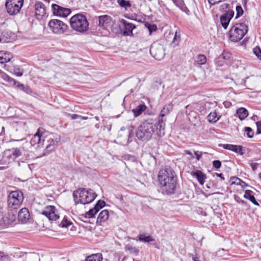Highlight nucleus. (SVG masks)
<instances>
[{"label":"nucleus","instance_id":"1","mask_svg":"<svg viewBox=\"0 0 261 261\" xmlns=\"http://www.w3.org/2000/svg\"><path fill=\"white\" fill-rule=\"evenodd\" d=\"M158 181L163 194H174L177 187L175 172L171 168L161 170L158 174Z\"/></svg>","mask_w":261,"mask_h":261},{"label":"nucleus","instance_id":"2","mask_svg":"<svg viewBox=\"0 0 261 261\" xmlns=\"http://www.w3.org/2000/svg\"><path fill=\"white\" fill-rule=\"evenodd\" d=\"M156 126L157 122L154 123L152 119H147L138 127L136 132V137L140 141H148L156 132Z\"/></svg>","mask_w":261,"mask_h":261},{"label":"nucleus","instance_id":"3","mask_svg":"<svg viewBox=\"0 0 261 261\" xmlns=\"http://www.w3.org/2000/svg\"><path fill=\"white\" fill-rule=\"evenodd\" d=\"M73 196L75 203L86 204L93 201L97 195L90 189L86 190L81 188L74 191Z\"/></svg>","mask_w":261,"mask_h":261},{"label":"nucleus","instance_id":"4","mask_svg":"<svg viewBox=\"0 0 261 261\" xmlns=\"http://www.w3.org/2000/svg\"><path fill=\"white\" fill-rule=\"evenodd\" d=\"M71 28L79 33L86 32L89 29V22L87 17L81 13L73 15L70 19Z\"/></svg>","mask_w":261,"mask_h":261},{"label":"nucleus","instance_id":"5","mask_svg":"<svg viewBox=\"0 0 261 261\" xmlns=\"http://www.w3.org/2000/svg\"><path fill=\"white\" fill-rule=\"evenodd\" d=\"M248 31L247 26L244 23H236L229 31L228 37L232 42H237L242 39Z\"/></svg>","mask_w":261,"mask_h":261},{"label":"nucleus","instance_id":"6","mask_svg":"<svg viewBox=\"0 0 261 261\" xmlns=\"http://www.w3.org/2000/svg\"><path fill=\"white\" fill-rule=\"evenodd\" d=\"M172 109L173 104L170 102L166 105L161 111L156 126V134L160 137H162L165 135L166 119H164V117L168 115L172 110Z\"/></svg>","mask_w":261,"mask_h":261},{"label":"nucleus","instance_id":"7","mask_svg":"<svg viewBox=\"0 0 261 261\" xmlns=\"http://www.w3.org/2000/svg\"><path fill=\"white\" fill-rule=\"evenodd\" d=\"M24 199L23 193L16 190L12 191L8 196V207L9 209L17 210L20 207Z\"/></svg>","mask_w":261,"mask_h":261},{"label":"nucleus","instance_id":"8","mask_svg":"<svg viewBox=\"0 0 261 261\" xmlns=\"http://www.w3.org/2000/svg\"><path fill=\"white\" fill-rule=\"evenodd\" d=\"M23 4V0H6L5 7L8 13L11 15L18 14Z\"/></svg>","mask_w":261,"mask_h":261},{"label":"nucleus","instance_id":"9","mask_svg":"<svg viewBox=\"0 0 261 261\" xmlns=\"http://www.w3.org/2000/svg\"><path fill=\"white\" fill-rule=\"evenodd\" d=\"M50 29L54 34H63L68 29V26L63 21L58 19H51L48 23Z\"/></svg>","mask_w":261,"mask_h":261},{"label":"nucleus","instance_id":"10","mask_svg":"<svg viewBox=\"0 0 261 261\" xmlns=\"http://www.w3.org/2000/svg\"><path fill=\"white\" fill-rule=\"evenodd\" d=\"M41 214L45 216L50 221H56L60 217L56 207L53 205L45 207Z\"/></svg>","mask_w":261,"mask_h":261},{"label":"nucleus","instance_id":"11","mask_svg":"<svg viewBox=\"0 0 261 261\" xmlns=\"http://www.w3.org/2000/svg\"><path fill=\"white\" fill-rule=\"evenodd\" d=\"M51 8L54 15L61 17H66L71 12L70 9L61 7L55 4L51 5Z\"/></svg>","mask_w":261,"mask_h":261},{"label":"nucleus","instance_id":"12","mask_svg":"<svg viewBox=\"0 0 261 261\" xmlns=\"http://www.w3.org/2000/svg\"><path fill=\"white\" fill-rule=\"evenodd\" d=\"M150 54L156 60H160L164 57L165 54L163 47L161 45H153L150 48Z\"/></svg>","mask_w":261,"mask_h":261},{"label":"nucleus","instance_id":"13","mask_svg":"<svg viewBox=\"0 0 261 261\" xmlns=\"http://www.w3.org/2000/svg\"><path fill=\"white\" fill-rule=\"evenodd\" d=\"M58 141L57 139H54L53 138H49L47 140V144L46 146L45 151L43 153V155H46L54 150L55 148L58 146Z\"/></svg>","mask_w":261,"mask_h":261},{"label":"nucleus","instance_id":"14","mask_svg":"<svg viewBox=\"0 0 261 261\" xmlns=\"http://www.w3.org/2000/svg\"><path fill=\"white\" fill-rule=\"evenodd\" d=\"M98 18V25L104 29H107L111 25L112 22V18L108 15L99 16Z\"/></svg>","mask_w":261,"mask_h":261},{"label":"nucleus","instance_id":"15","mask_svg":"<svg viewBox=\"0 0 261 261\" xmlns=\"http://www.w3.org/2000/svg\"><path fill=\"white\" fill-rule=\"evenodd\" d=\"M30 214L27 208H21L18 214V220L22 223H25L30 219Z\"/></svg>","mask_w":261,"mask_h":261},{"label":"nucleus","instance_id":"16","mask_svg":"<svg viewBox=\"0 0 261 261\" xmlns=\"http://www.w3.org/2000/svg\"><path fill=\"white\" fill-rule=\"evenodd\" d=\"M35 10L36 16L42 17L45 14V6L40 2H37L36 3Z\"/></svg>","mask_w":261,"mask_h":261},{"label":"nucleus","instance_id":"17","mask_svg":"<svg viewBox=\"0 0 261 261\" xmlns=\"http://www.w3.org/2000/svg\"><path fill=\"white\" fill-rule=\"evenodd\" d=\"M109 214L108 210H102L99 214L96 223L101 225V223L106 222L109 218Z\"/></svg>","mask_w":261,"mask_h":261},{"label":"nucleus","instance_id":"18","mask_svg":"<svg viewBox=\"0 0 261 261\" xmlns=\"http://www.w3.org/2000/svg\"><path fill=\"white\" fill-rule=\"evenodd\" d=\"M13 58L12 55L8 52L0 51V64H4L9 62Z\"/></svg>","mask_w":261,"mask_h":261},{"label":"nucleus","instance_id":"19","mask_svg":"<svg viewBox=\"0 0 261 261\" xmlns=\"http://www.w3.org/2000/svg\"><path fill=\"white\" fill-rule=\"evenodd\" d=\"M191 174L197 178L201 185L204 184L206 178V175L201 171L196 170L195 171L192 172Z\"/></svg>","mask_w":261,"mask_h":261},{"label":"nucleus","instance_id":"20","mask_svg":"<svg viewBox=\"0 0 261 261\" xmlns=\"http://www.w3.org/2000/svg\"><path fill=\"white\" fill-rule=\"evenodd\" d=\"M123 24L125 28L124 34L125 35H129L130 33H132L133 30L135 28V25L131 23L127 22L125 20H123Z\"/></svg>","mask_w":261,"mask_h":261},{"label":"nucleus","instance_id":"21","mask_svg":"<svg viewBox=\"0 0 261 261\" xmlns=\"http://www.w3.org/2000/svg\"><path fill=\"white\" fill-rule=\"evenodd\" d=\"M252 191L251 190H246L244 195V197L249 200L252 203L255 205H259V203L256 201L254 196L252 195Z\"/></svg>","mask_w":261,"mask_h":261},{"label":"nucleus","instance_id":"22","mask_svg":"<svg viewBox=\"0 0 261 261\" xmlns=\"http://www.w3.org/2000/svg\"><path fill=\"white\" fill-rule=\"evenodd\" d=\"M40 128H38L37 132L34 135V137L31 140L30 143L32 145H35L38 144H41V135L40 134Z\"/></svg>","mask_w":261,"mask_h":261},{"label":"nucleus","instance_id":"23","mask_svg":"<svg viewBox=\"0 0 261 261\" xmlns=\"http://www.w3.org/2000/svg\"><path fill=\"white\" fill-rule=\"evenodd\" d=\"M236 114L238 115V117L241 120H244L248 115V111L244 108H239L236 111Z\"/></svg>","mask_w":261,"mask_h":261},{"label":"nucleus","instance_id":"24","mask_svg":"<svg viewBox=\"0 0 261 261\" xmlns=\"http://www.w3.org/2000/svg\"><path fill=\"white\" fill-rule=\"evenodd\" d=\"M147 107L144 104L139 105L136 109H134L132 111L135 117L140 116L143 112Z\"/></svg>","mask_w":261,"mask_h":261},{"label":"nucleus","instance_id":"25","mask_svg":"<svg viewBox=\"0 0 261 261\" xmlns=\"http://www.w3.org/2000/svg\"><path fill=\"white\" fill-rule=\"evenodd\" d=\"M221 117L220 115H218L216 111L210 113L207 117V120L210 123H216Z\"/></svg>","mask_w":261,"mask_h":261},{"label":"nucleus","instance_id":"26","mask_svg":"<svg viewBox=\"0 0 261 261\" xmlns=\"http://www.w3.org/2000/svg\"><path fill=\"white\" fill-rule=\"evenodd\" d=\"M98 212V210H97L96 208L94 207L93 208L90 209L88 212L86 213L84 215H82L81 219L93 218Z\"/></svg>","mask_w":261,"mask_h":261},{"label":"nucleus","instance_id":"27","mask_svg":"<svg viewBox=\"0 0 261 261\" xmlns=\"http://www.w3.org/2000/svg\"><path fill=\"white\" fill-rule=\"evenodd\" d=\"M102 256L100 253L92 254L88 256L85 261H102Z\"/></svg>","mask_w":261,"mask_h":261},{"label":"nucleus","instance_id":"28","mask_svg":"<svg viewBox=\"0 0 261 261\" xmlns=\"http://www.w3.org/2000/svg\"><path fill=\"white\" fill-rule=\"evenodd\" d=\"M117 3L119 6L123 8L125 10H127L128 8H130L132 4L128 1L126 0H117Z\"/></svg>","mask_w":261,"mask_h":261},{"label":"nucleus","instance_id":"29","mask_svg":"<svg viewBox=\"0 0 261 261\" xmlns=\"http://www.w3.org/2000/svg\"><path fill=\"white\" fill-rule=\"evenodd\" d=\"M138 240L141 242H145V243H149L151 242H153L154 241V239H153L150 236H146L144 234H141L138 237Z\"/></svg>","mask_w":261,"mask_h":261},{"label":"nucleus","instance_id":"30","mask_svg":"<svg viewBox=\"0 0 261 261\" xmlns=\"http://www.w3.org/2000/svg\"><path fill=\"white\" fill-rule=\"evenodd\" d=\"M125 250L130 251L131 253L137 255L139 252V250L137 248L133 247V246L128 244L125 247Z\"/></svg>","mask_w":261,"mask_h":261},{"label":"nucleus","instance_id":"31","mask_svg":"<svg viewBox=\"0 0 261 261\" xmlns=\"http://www.w3.org/2000/svg\"><path fill=\"white\" fill-rule=\"evenodd\" d=\"M230 20L229 18H226L225 16H223V15L220 17L221 24L225 29H227Z\"/></svg>","mask_w":261,"mask_h":261},{"label":"nucleus","instance_id":"32","mask_svg":"<svg viewBox=\"0 0 261 261\" xmlns=\"http://www.w3.org/2000/svg\"><path fill=\"white\" fill-rule=\"evenodd\" d=\"M206 57L203 55H199L197 57L196 62L199 65H203L206 63Z\"/></svg>","mask_w":261,"mask_h":261},{"label":"nucleus","instance_id":"33","mask_svg":"<svg viewBox=\"0 0 261 261\" xmlns=\"http://www.w3.org/2000/svg\"><path fill=\"white\" fill-rule=\"evenodd\" d=\"M174 4L179 7L181 10H184L186 8L183 0H172Z\"/></svg>","mask_w":261,"mask_h":261},{"label":"nucleus","instance_id":"34","mask_svg":"<svg viewBox=\"0 0 261 261\" xmlns=\"http://www.w3.org/2000/svg\"><path fill=\"white\" fill-rule=\"evenodd\" d=\"M13 72L17 76H21L23 74V70L18 66L14 67Z\"/></svg>","mask_w":261,"mask_h":261},{"label":"nucleus","instance_id":"35","mask_svg":"<svg viewBox=\"0 0 261 261\" xmlns=\"http://www.w3.org/2000/svg\"><path fill=\"white\" fill-rule=\"evenodd\" d=\"M71 224L72 223L67 220V217L65 216L61 222L60 226H61L62 227H67Z\"/></svg>","mask_w":261,"mask_h":261},{"label":"nucleus","instance_id":"36","mask_svg":"<svg viewBox=\"0 0 261 261\" xmlns=\"http://www.w3.org/2000/svg\"><path fill=\"white\" fill-rule=\"evenodd\" d=\"M253 53L258 59L261 60V49L258 46H256L253 49Z\"/></svg>","mask_w":261,"mask_h":261},{"label":"nucleus","instance_id":"37","mask_svg":"<svg viewBox=\"0 0 261 261\" xmlns=\"http://www.w3.org/2000/svg\"><path fill=\"white\" fill-rule=\"evenodd\" d=\"M244 129H245V132H246L247 136L249 138H253V137L254 136V132L252 129V128L249 127H245Z\"/></svg>","mask_w":261,"mask_h":261},{"label":"nucleus","instance_id":"38","mask_svg":"<svg viewBox=\"0 0 261 261\" xmlns=\"http://www.w3.org/2000/svg\"><path fill=\"white\" fill-rule=\"evenodd\" d=\"M237 14L236 16V19H237L238 18L240 17L241 16H242L244 13V11L241 6H237L236 8Z\"/></svg>","mask_w":261,"mask_h":261},{"label":"nucleus","instance_id":"39","mask_svg":"<svg viewBox=\"0 0 261 261\" xmlns=\"http://www.w3.org/2000/svg\"><path fill=\"white\" fill-rule=\"evenodd\" d=\"M233 147H234L232 148V151L236 153H239L241 155L243 154V152H242V147L241 146L233 145Z\"/></svg>","mask_w":261,"mask_h":261},{"label":"nucleus","instance_id":"40","mask_svg":"<svg viewBox=\"0 0 261 261\" xmlns=\"http://www.w3.org/2000/svg\"><path fill=\"white\" fill-rule=\"evenodd\" d=\"M223 15L225 16L226 18L231 20L234 15V11L232 9H228Z\"/></svg>","mask_w":261,"mask_h":261},{"label":"nucleus","instance_id":"41","mask_svg":"<svg viewBox=\"0 0 261 261\" xmlns=\"http://www.w3.org/2000/svg\"><path fill=\"white\" fill-rule=\"evenodd\" d=\"M105 205V202L103 200H98L97 203L95 205L94 207L96 208L98 211L101 208H102Z\"/></svg>","mask_w":261,"mask_h":261},{"label":"nucleus","instance_id":"42","mask_svg":"<svg viewBox=\"0 0 261 261\" xmlns=\"http://www.w3.org/2000/svg\"><path fill=\"white\" fill-rule=\"evenodd\" d=\"M29 257L30 259H32L33 261H39L40 260L38 254L35 253L30 254Z\"/></svg>","mask_w":261,"mask_h":261},{"label":"nucleus","instance_id":"43","mask_svg":"<svg viewBox=\"0 0 261 261\" xmlns=\"http://www.w3.org/2000/svg\"><path fill=\"white\" fill-rule=\"evenodd\" d=\"M180 38V34L179 32L176 31L174 37L173 38V42L175 44H178L179 42Z\"/></svg>","mask_w":261,"mask_h":261},{"label":"nucleus","instance_id":"44","mask_svg":"<svg viewBox=\"0 0 261 261\" xmlns=\"http://www.w3.org/2000/svg\"><path fill=\"white\" fill-rule=\"evenodd\" d=\"M14 151L12 154L15 157H18L21 155L20 150L18 148H13Z\"/></svg>","mask_w":261,"mask_h":261},{"label":"nucleus","instance_id":"45","mask_svg":"<svg viewBox=\"0 0 261 261\" xmlns=\"http://www.w3.org/2000/svg\"><path fill=\"white\" fill-rule=\"evenodd\" d=\"M234 200L236 202H237L238 203H241L242 204H243V205H246L247 202H245V201L242 200L237 195H234Z\"/></svg>","mask_w":261,"mask_h":261},{"label":"nucleus","instance_id":"46","mask_svg":"<svg viewBox=\"0 0 261 261\" xmlns=\"http://www.w3.org/2000/svg\"><path fill=\"white\" fill-rule=\"evenodd\" d=\"M213 166L219 169L221 166V162L219 160H215L213 162Z\"/></svg>","mask_w":261,"mask_h":261},{"label":"nucleus","instance_id":"47","mask_svg":"<svg viewBox=\"0 0 261 261\" xmlns=\"http://www.w3.org/2000/svg\"><path fill=\"white\" fill-rule=\"evenodd\" d=\"M222 146H223V148H224L225 149L230 150H231L232 148L233 147V145L228 144H223Z\"/></svg>","mask_w":261,"mask_h":261},{"label":"nucleus","instance_id":"48","mask_svg":"<svg viewBox=\"0 0 261 261\" xmlns=\"http://www.w3.org/2000/svg\"><path fill=\"white\" fill-rule=\"evenodd\" d=\"M222 1V0H208V2L210 5H215L221 2Z\"/></svg>","mask_w":261,"mask_h":261},{"label":"nucleus","instance_id":"49","mask_svg":"<svg viewBox=\"0 0 261 261\" xmlns=\"http://www.w3.org/2000/svg\"><path fill=\"white\" fill-rule=\"evenodd\" d=\"M257 131L258 134H261V121H257L256 123Z\"/></svg>","mask_w":261,"mask_h":261},{"label":"nucleus","instance_id":"50","mask_svg":"<svg viewBox=\"0 0 261 261\" xmlns=\"http://www.w3.org/2000/svg\"><path fill=\"white\" fill-rule=\"evenodd\" d=\"M230 180H232V184L236 183L238 180L239 182H240L241 181V179H240L239 178L236 177V176L231 177L230 178Z\"/></svg>","mask_w":261,"mask_h":261},{"label":"nucleus","instance_id":"51","mask_svg":"<svg viewBox=\"0 0 261 261\" xmlns=\"http://www.w3.org/2000/svg\"><path fill=\"white\" fill-rule=\"evenodd\" d=\"M258 164L257 163H252L250 164V166L253 171H255L258 167Z\"/></svg>","mask_w":261,"mask_h":261},{"label":"nucleus","instance_id":"52","mask_svg":"<svg viewBox=\"0 0 261 261\" xmlns=\"http://www.w3.org/2000/svg\"><path fill=\"white\" fill-rule=\"evenodd\" d=\"M1 76L5 81L7 80V79L8 78V76H9V75L8 74H7L6 73H5L3 72H2L1 73Z\"/></svg>","mask_w":261,"mask_h":261},{"label":"nucleus","instance_id":"53","mask_svg":"<svg viewBox=\"0 0 261 261\" xmlns=\"http://www.w3.org/2000/svg\"><path fill=\"white\" fill-rule=\"evenodd\" d=\"M194 154L196 155V159L197 160H199L201 157L202 154L199 153L198 151H195Z\"/></svg>","mask_w":261,"mask_h":261},{"label":"nucleus","instance_id":"54","mask_svg":"<svg viewBox=\"0 0 261 261\" xmlns=\"http://www.w3.org/2000/svg\"><path fill=\"white\" fill-rule=\"evenodd\" d=\"M6 81H7L9 83H13L14 84H16L15 80L14 79L10 77L9 76H8V78L7 79V80Z\"/></svg>","mask_w":261,"mask_h":261},{"label":"nucleus","instance_id":"55","mask_svg":"<svg viewBox=\"0 0 261 261\" xmlns=\"http://www.w3.org/2000/svg\"><path fill=\"white\" fill-rule=\"evenodd\" d=\"M80 117H81V115H79L77 114H72L71 115V118L73 120L79 118Z\"/></svg>","mask_w":261,"mask_h":261},{"label":"nucleus","instance_id":"56","mask_svg":"<svg viewBox=\"0 0 261 261\" xmlns=\"http://www.w3.org/2000/svg\"><path fill=\"white\" fill-rule=\"evenodd\" d=\"M238 185H239V183L237 182ZM239 185H240L242 187L246 186L247 184L243 181L241 180V181L240 182Z\"/></svg>","mask_w":261,"mask_h":261},{"label":"nucleus","instance_id":"57","mask_svg":"<svg viewBox=\"0 0 261 261\" xmlns=\"http://www.w3.org/2000/svg\"><path fill=\"white\" fill-rule=\"evenodd\" d=\"M217 175L221 178L223 180H224V178L223 177V174L222 173H220V174H217Z\"/></svg>","mask_w":261,"mask_h":261},{"label":"nucleus","instance_id":"58","mask_svg":"<svg viewBox=\"0 0 261 261\" xmlns=\"http://www.w3.org/2000/svg\"><path fill=\"white\" fill-rule=\"evenodd\" d=\"M79 118L81 120H87L88 119V117L86 116H81V117H80Z\"/></svg>","mask_w":261,"mask_h":261},{"label":"nucleus","instance_id":"59","mask_svg":"<svg viewBox=\"0 0 261 261\" xmlns=\"http://www.w3.org/2000/svg\"><path fill=\"white\" fill-rule=\"evenodd\" d=\"M185 152L187 154L192 155L191 152L189 150H186Z\"/></svg>","mask_w":261,"mask_h":261},{"label":"nucleus","instance_id":"60","mask_svg":"<svg viewBox=\"0 0 261 261\" xmlns=\"http://www.w3.org/2000/svg\"><path fill=\"white\" fill-rule=\"evenodd\" d=\"M192 258H193V261H200L196 257H193Z\"/></svg>","mask_w":261,"mask_h":261},{"label":"nucleus","instance_id":"61","mask_svg":"<svg viewBox=\"0 0 261 261\" xmlns=\"http://www.w3.org/2000/svg\"><path fill=\"white\" fill-rule=\"evenodd\" d=\"M25 91H26L27 92H28H28H29L30 91H31V89H30L29 87H27L26 88V90H25Z\"/></svg>","mask_w":261,"mask_h":261},{"label":"nucleus","instance_id":"62","mask_svg":"<svg viewBox=\"0 0 261 261\" xmlns=\"http://www.w3.org/2000/svg\"><path fill=\"white\" fill-rule=\"evenodd\" d=\"M20 140H14V139H11L10 142H15V141H19Z\"/></svg>","mask_w":261,"mask_h":261},{"label":"nucleus","instance_id":"63","mask_svg":"<svg viewBox=\"0 0 261 261\" xmlns=\"http://www.w3.org/2000/svg\"><path fill=\"white\" fill-rule=\"evenodd\" d=\"M258 176H259V179L261 180V173H259L258 174Z\"/></svg>","mask_w":261,"mask_h":261},{"label":"nucleus","instance_id":"64","mask_svg":"<svg viewBox=\"0 0 261 261\" xmlns=\"http://www.w3.org/2000/svg\"><path fill=\"white\" fill-rule=\"evenodd\" d=\"M126 258V257H124L123 258L122 261H124V259H125Z\"/></svg>","mask_w":261,"mask_h":261}]
</instances>
